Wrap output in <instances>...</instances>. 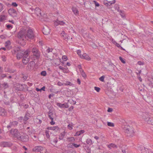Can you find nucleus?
Listing matches in <instances>:
<instances>
[{
	"instance_id": "1a4fd4ad",
	"label": "nucleus",
	"mask_w": 153,
	"mask_h": 153,
	"mask_svg": "<svg viewBox=\"0 0 153 153\" xmlns=\"http://www.w3.org/2000/svg\"><path fill=\"white\" fill-rule=\"evenodd\" d=\"M25 52H26V51H22L18 52L16 55L17 59H19L22 58H23L25 55Z\"/></svg>"
},
{
	"instance_id": "39448f33",
	"label": "nucleus",
	"mask_w": 153,
	"mask_h": 153,
	"mask_svg": "<svg viewBox=\"0 0 153 153\" xmlns=\"http://www.w3.org/2000/svg\"><path fill=\"white\" fill-rule=\"evenodd\" d=\"M10 133L14 137L17 138L18 139L21 134L19 131L16 129H15L13 130H11Z\"/></svg>"
},
{
	"instance_id": "79ce46f5",
	"label": "nucleus",
	"mask_w": 153,
	"mask_h": 153,
	"mask_svg": "<svg viewBox=\"0 0 153 153\" xmlns=\"http://www.w3.org/2000/svg\"><path fill=\"white\" fill-rule=\"evenodd\" d=\"M68 102H70L71 103L74 105L76 104V101H74L73 100H69Z\"/></svg>"
},
{
	"instance_id": "393cba45",
	"label": "nucleus",
	"mask_w": 153,
	"mask_h": 153,
	"mask_svg": "<svg viewBox=\"0 0 153 153\" xmlns=\"http://www.w3.org/2000/svg\"><path fill=\"white\" fill-rule=\"evenodd\" d=\"M29 117H30V114L28 112L26 113L24 117V120L25 121H27L29 119Z\"/></svg>"
},
{
	"instance_id": "2f4dec72",
	"label": "nucleus",
	"mask_w": 153,
	"mask_h": 153,
	"mask_svg": "<svg viewBox=\"0 0 153 153\" xmlns=\"http://www.w3.org/2000/svg\"><path fill=\"white\" fill-rule=\"evenodd\" d=\"M120 12V15L121 16L122 18H124L125 17V15L124 13V11L122 10H119V11Z\"/></svg>"
},
{
	"instance_id": "bb28decb",
	"label": "nucleus",
	"mask_w": 153,
	"mask_h": 153,
	"mask_svg": "<svg viewBox=\"0 0 153 153\" xmlns=\"http://www.w3.org/2000/svg\"><path fill=\"white\" fill-rule=\"evenodd\" d=\"M65 131L61 133L59 136V139L60 140H63L65 136Z\"/></svg>"
},
{
	"instance_id": "9d476101",
	"label": "nucleus",
	"mask_w": 153,
	"mask_h": 153,
	"mask_svg": "<svg viewBox=\"0 0 153 153\" xmlns=\"http://www.w3.org/2000/svg\"><path fill=\"white\" fill-rule=\"evenodd\" d=\"M8 13L10 15L13 16H16L17 15V12L13 8H10L8 10Z\"/></svg>"
},
{
	"instance_id": "69168bd1",
	"label": "nucleus",
	"mask_w": 153,
	"mask_h": 153,
	"mask_svg": "<svg viewBox=\"0 0 153 153\" xmlns=\"http://www.w3.org/2000/svg\"><path fill=\"white\" fill-rule=\"evenodd\" d=\"M57 85L59 86H61L64 85V83H62L61 82H59L57 83Z\"/></svg>"
},
{
	"instance_id": "7ed1b4c3",
	"label": "nucleus",
	"mask_w": 153,
	"mask_h": 153,
	"mask_svg": "<svg viewBox=\"0 0 153 153\" xmlns=\"http://www.w3.org/2000/svg\"><path fill=\"white\" fill-rule=\"evenodd\" d=\"M26 38L27 37L30 39H33L34 37V34L33 30L30 29L25 30Z\"/></svg>"
},
{
	"instance_id": "bf43d9fd",
	"label": "nucleus",
	"mask_w": 153,
	"mask_h": 153,
	"mask_svg": "<svg viewBox=\"0 0 153 153\" xmlns=\"http://www.w3.org/2000/svg\"><path fill=\"white\" fill-rule=\"evenodd\" d=\"M1 58L2 59V60L3 61L5 62L6 61V57H5V56H2L1 57Z\"/></svg>"
},
{
	"instance_id": "4be33fe9",
	"label": "nucleus",
	"mask_w": 153,
	"mask_h": 153,
	"mask_svg": "<svg viewBox=\"0 0 153 153\" xmlns=\"http://www.w3.org/2000/svg\"><path fill=\"white\" fill-rule=\"evenodd\" d=\"M141 153H152V152H149L148 149L143 147L140 150Z\"/></svg>"
},
{
	"instance_id": "0e129e2a",
	"label": "nucleus",
	"mask_w": 153,
	"mask_h": 153,
	"mask_svg": "<svg viewBox=\"0 0 153 153\" xmlns=\"http://www.w3.org/2000/svg\"><path fill=\"white\" fill-rule=\"evenodd\" d=\"M10 44V42L9 41H7L5 42V46L9 45Z\"/></svg>"
},
{
	"instance_id": "13d9d810",
	"label": "nucleus",
	"mask_w": 153,
	"mask_h": 153,
	"mask_svg": "<svg viewBox=\"0 0 153 153\" xmlns=\"http://www.w3.org/2000/svg\"><path fill=\"white\" fill-rule=\"evenodd\" d=\"M137 64L140 65H144V62L141 61H139L138 62Z\"/></svg>"
},
{
	"instance_id": "de8ad7c7",
	"label": "nucleus",
	"mask_w": 153,
	"mask_h": 153,
	"mask_svg": "<svg viewBox=\"0 0 153 153\" xmlns=\"http://www.w3.org/2000/svg\"><path fill=\"white\" fill-rule=\"evenodd\" d=\"M81 74L82 76L84 78H85L86 76V74L83 71H82L81 72Z\"/></svg>"
},
{
	"instance_id": "f8f14e48",
	"label": "nucleus",
	"mask_w": 153,
	"mask_h": 153,
	"mask_svg": "<svg viewBox=\"0 0 153 153\" xmlns=\"http://www.w3.org/2000/svg\"><path fill=\"white\" fill-rule=\"evenodd\" d=\"M12 144L10 142H4L2 143L1 146L3 147H10L12 146Z\"/></svg>"
},
{
	"instance_id": "603ef678",
	"label": "nucleus",
	"mask_w": 153,
	"mask_h": 153,
	"mask_svg": "<svg viewBox=\"0 0 153 153\" xmlns=\"http://www.w3.org/2000/svg\"><path fill=\"white\" fill-rule=\"evenodd\" d=\"M72 145H73V146L75 148H77V147H78L80 146V145L79 144L78 145L74 143H72Z\"/></svg>"
},
{
	"instance_id": "a211bd4d",
	"label": "nucleus",
	"mask_w": 153,
	"mask_h": 153,
	"mask_svg": "<svg viewBox=\"0 0 153 153\" xmlns=\"http://www.w3.org/2000/svg\"><path fill=\"white\" fill-rule=\"evenodd\" d=\"M147 84L151 88H153V78H150L147 80Z\"/></svg>"
},
{
	"instance_id": "473e14b6",
	"label": "nucleus",
	"mask_w": 153,
	"mask_h": 153,
	"mask_svg": "<svg viewBox=\"0 0 153 153\" xmlns=\"http://www.w3.org/2000/svg\"><path fill=\"white\" fill-rule=\"evenodd\" d=\"M56 22L58 24L61 25H63L65 24V22L63 21H60L58 20H57L56 21Z\"/></svg>"
},
{
	"instance_id": "052dcab7",
	"label": "nucleus",
	"mask_w": 153,
	"mask_h": 153,
	"mask_svg": "<svg viewBox=\"0 0 153 153\" xmlns=\"http://www.w3.org/2000/svg\"><path fill=\"white\" fill-rule=\"evenodd\" d=\"M68 129H69L70 130H71L72 129V125H71L70 124H69L68 126Z\"/></svg>"
},
{
	"instance_id": "c85d7f7f",
	"label": "nucleus",
	"mask_w": 153,
	"mask_h": 153,
	"mask_svg": "<svg viewBox=\"0 0 153 153\" xmlns=\"http://www.w3.org/2000/svg\"><path fill=\"white\" fill-rule=\"evenodd\" d=\"M18 123L16 121H13L12 122H10V125L12 126V127H15L17 126Z\"/></svg>"
},
{
	"instance_id": "774afa93",
	"label": "nucleus",
	"mask_w": 153,
	"mask_h": 153,
	"mask_svg": "<svg viewBox=\"0 0 153 153\" xmlns=\"http://www.w3.org/2000/svg\"><path fill=\"white\" fill-rule=\"evenodd\" d=\"M12 5L15 7H17L18 4L16 2H13L12 4Z\"/></svg>"
},
{
	"instance_id": "e433bc0d",
	"label": "nucleus",
	"mask_w": 153,
	"mask_h": 153,
	"mask_svg": "<svg viewBox=\"0 0 153 153\" xmlns=\"http://www.w3.org/2000/svg\"><path fill=\"white\" fill-rule=\"evenodd\" d=\"M64 85H70L72 86L73 85V84L71 83V82L69 81H66L65 83H64Z\"/></svg>"
},
{
	"instance_id": "4d7b16f0",
	"label": "nucleus",
	"mask_w": 153,
	"mask_h": 153,
	"mask_svg": "<svg viewBox=\"0 0 153 153\" xmlns=\"http://www.w3.org/2000/svg\"><path fill=\"white\" fill-rule=\"evenodd\" d=\"M62 59L64 61H66L67 60V57L65 56H62Z\"/></svg>"
},
{
	"instance_id": "2eb2a0df",
	"label": "nucleus",
	"mask_w": 153,
	"mask_h": 153,
	"mask_svg": "<svg viewBox=\"0 0 153 153\" xmlns=\"http://www.w3.org/2000/svg\"><path fill=\"white\" fill-rule=\"evenodd\" d=\"M56 105L57 106L61 108H67L69 107V105L67 103L62 104L61 103L58 102L57 103Z\"/></svg>"
},
{
	"instance_id": "49530a36",
	"label": "nucleus",
	"mask_w": 153,
	"mask_h": 153,
	"mask_svg": "<svg viewBox=\"0 0 153 153\" xmlns=\"http://www.w3.org/2000/svg\"><path fill=\"white\" fill-rule=\"evenodd\" d=\"M119 59L123 63L125 64L126 63V62L125 60V59H123L121 57H119Z\"/></svg>"
},
{
	"instance_id": "dca6fc26",
	"label": "nucleus",
	"mask_w": 153,
	"mask_h": 153,
	"mask_svg": "<svg viewBox=\"0 0 153 153\" xmlns=\"http://www.w3.org/2000/svg\"><path fill=\"white\" fill-rule=\"evenodd\" d=\"M34 61H32L29 62L27 67V69L30 70L32 67H33L34 65Z\"/></svg>"
},
{
	"instance_id": "58836bf2",
	"label": "nucleus",
	"mask_w": 153,
	"mask_h": 153,
	"mask_svg": "<svg viewBox=\"0 0 153 153\" xmlns=\"http://www.w3.org/2000/svg\"><path fill=\"white\" fill-rule=\"evenodd\" d=\"M50 132L49 131H46L45 133V135L47 138H49L50 137V135L49 134V132Z\"/></svg>"
},
{
	"instance_id": "f3484780",
	"label": "nucleus",
	"mask_w": 153,
	"mask_h": 153,
	"mask_svg": "<svg viewBox=\"0 0 153 153\" xmlns=\"http://www.w3.org/2000/svg\"><path fill=\"white\" fill-rule=\"evenodd\" d=\"M80 57L81 58L84 59L88 61L91 60V58L86 53L83 54L82 55H80Z\"/></svg>"
},
{
	"instance_id": "4468645a",
	"label": "nucleus",
	"mask_w": 153,
	"mask_h": 153,
	"mask_svg": "<svg viewBox=\"0 0 153 153\" xmlns=\"http://www.w3.org/2000/svg\"><path fill=\"white\" fill-rule=\"evenodd\" d=\"M0 87H1L2 89H5L9 88V85L7 83L4 82L3 83H0Z\"/></svg>"
},
{
	"instance_id": "864d4df0",
	"label": "nucleus",
	"mask_w": 153,
	"mask_h": 153,
	"mask_svg": "<svg viewBox=\"0 0 153 153\" xmlns=\"http://www.w3.org/2000/svg\"><path fill=\"white\" fill-rule=\"evenodd\" d=\"M104 78L105 76H102L99 78V80L102 82H103L104 81Z\"/></svg>"
},
{
	"instance_id": "20e7f679",
	"label": "nucleus",
	"mask_w": 153,
	"mask_h": 153,
	"mask_svg": "<svg viewBox=\"0 0 153 153\" xmlns=\"http://www.w3.org/2000/svg\"><path fill=\"white\" fill-rule=\"evenodd\" d=\"M29 139L28 135L26 134L21 133L18 140L23 142H26Z\"/></svg>"
},
{
	"instance_id": "c9c22d12",
	"label": "nucleus",
	"mask_w": 153,
	"mask_h": 153,
	"mask_svg": "<svg viewBox=\"0 0 153 153\" xmlns=\"http://www.w3.org/2000/svg\"><path fill=\"white\" fill-rule=\"evenodd\" d=\"M45 86H44L42 88H41V89H39L38 88H36V91H41L42 90L45 91Z\"/></svg>"
},
{
	"instance_id": "37998d69",
	"label": "nucleus",
	"mask_w": 153,
	"mask_h": 153,
	"mask_svg": "<svg viewBox=\"0 0 153 153\" xmlns=\"http://www.w3.org/2000/svg\"><path fill=\"white\" fill-rule=\"evenodd\" d=\"M115 0L111 1H108V5L110 6L111 5L115 3Z\"/></svg>"
},
{
	"instance_id": "ea45409f",
	"label": "nucleus",
	"mask_w": 153,
	"mask_h": 153,
	"mask_svg": "<svg viewBox=\"0 0 153 153\" xmlns=\"http://www.w3.org/2000/svg\"><path fill=\"white\" fill-rule=\"evenodd\" d=\"M7 77V74H1L0 75V78H1V79H3L4 78H5V77Z\"/></svg>"
},
{
	"instance_id": "a19ab883",
	"label": "nucleus",
	"mask_w": 153,
	"mask_h": 153,
	"mask_svg": "<svg viewBox=\"0 0 153 153\" xmlns=\"http://www.w3.org/2000/svg\"><path fill=\"white\" fill-rule=\"evenodd\" d=\"M22 85H21L19 87V88L18 87H16V90H18V91H21L23 90V89L22 88Z\"/></svg>"
},
{
	"instance_id": "c756f323",
	"label": "nucleus",
	"mask_w": 153,
	"mask_h": 153,
	"mask_svg": "<svg viewBox=\"0 0 153 153\" xmlns=\"http://www.w3.org/2000/svg\"><path fill=\"white\" fill-rule=\"evenodd\" d=\"M108 148L111 149V148H117V146L116 145L113 143H111L108 146Z\"/></svg>"
},
{
	"instance_id": "3c124183",
	"label": "nucleus",
	"mask_w": 153,
	"mask_h": 153,
	"mask_svg": "<svg viewBox=\"0 0 153 153\" xmlns=\"http://www.w3.org/2000/svg\"><path fill=\"white\" fill-rule=\"evenodd\" d=\"M41 75L45 76L46 75V72L45 71H43L41 73Z\"/></svg>"
},
{
	"instance_id": "f03ea898",
	"label": "nucleus",
	"mask_w": 153,
	"mask_h": 153,
	"mask_svg": "<svg viewBox=\"0 0 153 153\" xmlns=\"http://www.w3.org/2000/svg\"><path fill=\"white\" fill-rule=\"evenodd\" d=\"M25 30L23 29L19 31L17 33V37L19 39L24 40V38H26Z\"/></svg>"
},
{
	"instance_id": "b1692460",
	"label": "nucleus",
	"mask_w": 153,
	"mask_h": 153,
	"mask_svg": "<svg viewBox=\"0 0 153 153\" xmlns=\"http://www.w3.org/2000/svg\"><path fill=\"white\" fill-rule=\"evenodd\" d=\"M72 10L75 15H77L79 14V11L76 7H73L72 8Z\"/></svg>"
},
{
	"instance_id": "5701e85b",
	"label": "nucleus",
	"mask_w": 153,
	"mask_h": 153,
	"mask_svg": "<svg viewBox=\"0 0 153 153\" xmlns=\"http://www.w3.org/2000/svg\"><path fill=\"white\" fill-rule=\"evenodd\" d=\"M146 121L147 122V123L149 124L153 125V118H148V119H146Z\"/></svg>"
},
{
	"instance_id": "0eeeda50",
	"label": "nucleus",
	"mask_w": 153,
	"mask_h": 153,
	"mask_svg": "<svg viewBox=\"0 0 153 153\" xmlns=\"http://www.w3.org/2000/svg\"><path fill=\"white\" fill-rule=\"evenodd\" d=\"M45 151V148L40 146H36L33 149V150L35 152H40L41 153H44L43 150Z\"/></svg>"
},
{
	"instance_id": "412c9836",
	"label": "nucleus",
	"mask_w": 153,
	"mask_h": 153,
	"mask_svg": "<svg viewBox=\"0 0 153 153\" xmlns=\"http://www.w3.org/2000/svg\"><path fill=\"white\" fill-rule=\"evenodd\" d=\"M61 35L63 37L64 39H68V36L64 31H62V33H61Z\"/></svg>"
},
{
	"instance_id": "6e6d98bb",
	"label": "nucleus",
	"mask_w": 153,
	"mask_h": 153,
	"mask_svg": "<svg viewBox=\"0 0 153 153\" xmlns=\"http://www.w3.org/2000/svg\"><path fill=\"white\" fill-rule=\"evenodd\" d=\"M3 4L1 3H0V12L2 10L3 8Z\"/></svg>"
},
{
	"instance_id": "680f3d73",
	"label": "nucleus",
	"mask_w": 153,
	"mask_h": 153,
	"mask_svg": "<svg viewBox=\"0 0 153 153\" xmlns=\"http://www.w3.org/2000/svg\"><path fill=\"white\" fill-rule=\"evenodd\" d=\"M74 107L73 106H71L68 108V111H71L74 109Z\"/></svg>"
},
{
	"instance_id": "aec40b11",
	"label": "nucleus",
	"mask_w": 153,
	"mask_h": 153,
	"mask_svg": "<svg viewBox=\"0 0 153 153\" xmlns=\"http://www.w3.org/2000/svg\"><path fill=\"white\" fill-rule=\"evenodd\" d=\"M142 116L143 119L146 121V119H148L149 117L148 115V114L146 112H143Z\"/></svg>"
},
{
	"instance_id": "ddd939ff",
	"label": "nucleus",
	"mask_w": 153,
	"mask_h": 153,
	"mask_svg": "<svg viewBox=\"0 0 153 153\" xmlns=\"http://www.w3.org/2000/svg\"><path fill=\"white\" fill-rule=\"evenodd\" d=\"M7 115L6 110L3 108L0 107V116H5Z\"/></svg>"
},
{
	"instance_id": "a878e982",
	"label": "nucleus",
	"mask_w": 153,
	"mask_h": 153,
	"mask_svg": "<svg viewBox=\"0 0 153 153\" xmlns=\"http://www.w3.org/2000/svg\"><path fill=\"white\" fill-rule=\"evenodd\" d=\"M48 116L49 118L51 120H53V114L52 113V112H51L50 111L48 112Z\"/></svg>"
},
{
	"instance_id": "c03bdc74",
	"label": "nucleus",
	"mask_w": 153,
	"mask_h": 153,
	"mask_svg": "<svg viewBox=\"0 0 153 153\" xmlns=\"http://www.w3.org/2000/svg\"><path fill=\"white\" fill-rule=\"evenodd\" d=\"M107 125L109 126L114 127V124L113 123L110 122H108L107 123Z\"/></svg>"
},
{
	"instance_id": "338daca9",
	"label": "nucleus",
	"mask_w": 153,
	"mask_h": 153,
	"mask_svg": "<svg viewBox=\"0 0 153 153\" xmlns=\"http://www.w3.org/2000/svg\"><path fill=\"white\" fill-rule=\"evenodd\" d=\"M80 134V132L79 131H77L75 134L74 136H79Z\"/></svg>"
},
{
	"instance_id": "f257e3e1",
	"label": "nucleus",
	"mask_w": 153,
	"mask_h": 153,
	"mask_svg": "<svg viewBox=\"0 0 153 153\" xmlns=\"http://www.w3.org/2000/svg\"><path fill=\"white\" fill-rule=\"evenodd\" d=\"M125 132L129 137H132L134 135V129L132 126H128L125 127Z\"/></svg>"
},
{
	"instance_id": "8fccbe9b",
	"label": "nucleus",
	"mask_w": 153,
	"mask_h": 153,
	"mask_svg": "<svg viewBox=\"0 0 153 153\" xmlns=\"http://www.w3.org/2000/svg\"><path fill=\"white\" fill-rule=\"evenodd\" d=\"M114 8L116 10H117L119 12V7L118 5L117 4H115L114 6Z\"/></svg>"
},
{
	"instance_id": "5fc2aeb1",
	"label": "nucleus",
	"mask_w": 153,
	"mask_h": 153,
	"mask_svg": "<svg viewBox=\"0 0 153 153\" xmlns=\"http://www.w3.org/2000/svg\"><path fill=\"white\" fill-rule=\"evenodd\" d=\"M94 88L95 90L97 92H99L100 90V88L97 87H95Z\"/></svg>"
},
{
	"instance_id": "6ab92c4d",
	"label": "nucleus",
	"mask_w": 153,
	"mask_h": 153,
	"mask_svg": "<svg viewBox=\"0 0 153 153\" xmlns=\"http://www.w3.org/2000/svg\"><path fill=\"white\" fill-rule=\"evenodd\" d=\"M41 10L38 7H36L34 10V12L37 16H39V15L42 16L41 13L40 12Z\"/></svg>"
},
{
	"instance_id": "423d86ee",
	"label": "nucleus",
	"mask_w": 153,
	"mask_h": 153,
	"mask_svg": "<svg viewBox=\"0 0 153 153\" xmlns=\"http://www.w3.org/2000/svg\"><path fill=\"white\" fill-rule=\"evenodd\" d=\"M32 52L36 59H38L40 57V52L38 49L35 47H34L32 50Z\"/></svg>"
},
{
	"instance_id": "6e6552de",
	"label": "nucleus",
	"mask_w": 153,
	"mask_h": 153,
	"mask_svg": "<svg viewBox=\"0 0 153 153\" xmlns=\"http://www.w3.org/2000/svg\"><path fill=\"white\" fill-rule=\"evenodd\" d=\"M25 53V55L24 56L23 58L22 59V62L25 64V65L29 61V58H27V57L28 56V51L27 50L26 51V52Z\"/></svg>"
},
{
	"instance_id": "a18cd8bd",
	"label": "nucleus",
	"mask_w": 153,
	"mask_h": 153,
	"mask_svg": "<svg viewBox=\"0 0 153 153\" xmlns=\"http://www.w3.org/2000/svg\"><path fill=\"white\" fill-rule=\"evenodd\" d=\"M16 71V70L9 68L8 72L10 73H13Z\"/></svg>"
},
{
	"instance_id": "f704fd0d",
	"label": "nucleus",
	"mask_w": 153,
	"mask_h": 153,
	"mask_svg": "<svg viewBox=\"0 0 153 153\" xmlns=\"http://www.w3.org/2000/svg\"><path fill=\"white\" fill-rule=\"evenodd\" d=\"M53 130L57 132H58L59 131V128L58 126H53Z\"/></svg>"
},
{
	"instance_id": "72a5a7b5",
	"label": "nucleus",
	"mask_w": 153,
	"mask_h": 153,
	"mask_svg": "<svg viewBox=\"0 0 153 153\" xmlns=\"http://www.w3.org/2000/svg\"><path fill=\"white\" fill-rule=\"evenodd\" d=\"M14 50H15V51H16L17 52L22 51L21 50V48L19 47H15L14 48Z\"/></svg>"
},
{
	"instance_id": "cd10ccee",
	"label": "nucleus",
	"mask_w": 153,
	"mask_h": 153,
	"mask_svg": "<svg viewBox=\"0 0 153 153\" xmlns=\"http://www.w3.org/2000/svg\"><path fill=\"white\" fill-rule=\"evenodd\" d=\"M7 17L4 15H1L0 16V21L2 22L6 20Z\"/></svg>"
},
{
	"instance_id": "7c9ffc66",
	"label": "nucleus",
	"mask_w": 153,
	"mask_h": 153,
	"mask_svg": "<svg viewBox=\"0 0 153 153\" xmlns=\"http://www.w3.org/2000/svg\"><path fill=\"white\" fill-rule=\"evenodd\" d=\"M67 140L69 142H74L75 141V139L74 137H68L67 138Z\"/></svg>"
},
{
	"instance_id": "4c0bfd02",
	"label": "nucleus",
	"mask_w": 153,
	"mask_h": 153,
	"mask_svg": "<svg viewBox=\"0 0 153 153\" xmlns=\"http://www.w3.org/2000/svg\"><path fill=\"white\" fill-rule=\"evenodd\" d=\"M86 143L88 144L89 145H91L92 144V142L91 140L90 139H88L87 140Z\"/></svg>"
},
{
	"instance_id": "09e8293b",
	"label": "nucleus",
	"mask_w": 153,
	"mask_h": 153,
	"mask_svg": "<svg viewBox=\"0 0 153 153\" xmlns=\"http://www.w3.org/2000/svg\"><path fill=\"white\" fill-rule=\"evenodd\" d=\"M53 51V49L52 48H48L46 50V52L48 53H49L50 52H52Z\"/></svg>"
},
{
	"instance_id": "9b49d317",
	"label": "nucleus",
	"mask_w": 153,
	"mask_h": 153,
	"mask_svg": "<svg viewBox=\"0 0 153 153\" xmlns=\"http://www.w3.org/2000/svg\"><path fill=\"white\" fill-rule=\"evenodd\" d=\"M42 32L44 34L48 35L50 33V29L47 26H46L43 28L42 30Z\"/></svg>"
},
{
	"instance_id": "e2e57ef3",
	"label": "nucleus",
	"mask_w": 153,
	"mask_h": 153,
	"mask_svg": "<svg viewBox=\"0 0 153 153\" xmlns=\"http://www.w3.org/2000/svg\"><path fill=\"white\" fill-rule=\"evenodd\" d=\"M94 2L95 3V4L96 7H98L100 6L99 4L95 1H94Z\"/></svg>"
}]
</instances>
